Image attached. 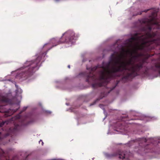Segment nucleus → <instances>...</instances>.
Wrapping results in <instances>:
<instances>
[{
	"label": "nucleus",
	"mask_w": 160,
	"mask_h": 160,
	"mask_svg": "<svg viewBox=\"0 0 160 160\" xmlns=\"http://www.w3.org/2000/svg\"><path fill=\"white\" fill-rule=\"evenodd\" d=\"M6 160H21L17 156H13L11 159H7Z\"/></svg>",
	"instance_id": "obj_13"
},
{
	"label": "nucleus",
	"mask_w": 160,
	"mask_h": 160,
	"mask_svg": "<svg viewBox=\"0 0 160 160\" xmlns=\"http://www.w3.org/2000/svg\"><path fill=\"white\" fill-rule=\"evenodd\" d=\"M11 100L5 97H2L0 98V103H7L10 104L11 103ZM18 107L15 109H9V110H6L5 108V105H0V112H5L6 113V115L8 116H10L16 112L19 108V104H17Z\"/></svg>",
	"instance_id": "obj_5"
},
{
	"label": "nucleus",
	"mask_w": 160,
	"mask_h": 160,
	"mask_svg": "<svg viewBox=\"0 0 160 160\" xmlns=\"http://www.w3.org/2000/svg\"><path fill=\"white\" fill-rule=\"evenodd\" d=\"M78 37V35H75L74 32L72 30H69L62 34V37L60 39L58 38H53L51 39L50 43H46L44 46L52 44V46L48 49L47 51L42 54V56L44 57L47 54V52L52 47L55 46L58 44L62 42H66L69 44H72L75 42V40Z\"/></svg>",
	"instance_id": "obj_4"
},
{
	"label": "nucleus",
	"mask_w": 160,
	"mask_h": 160,
	"mask_svg": "<svg viewBox=\"0 0 160 160\" xmlns=\"http://www.w3.org/2000/svg\"><path fill=\"white\" fill-rule=\"evenodd\" d=\"M131 142H134V141H131Z\"/></svg>",
	"instance_id": "obj_24"
},
{
	"label": "nucleus",
	"mask_w": 160,
	"mask_h": 160,
	"mask_svg": "<svg viewBox=\"0 0 160 160\" xmlns=\"http://www.w3.org/2000/svg\"><path fill=\"white\" fill-rule=\"evenodd\" d=\"M27 108V107H23L22 111L20 112V113L18 114L17 116L15 117V119H17L20 118L21 116L20 115V114H21L22 112L25 111Z\"/></svg>",
	"instance_id": "obj_11"
},
{
	"label": "nucleus",
	"mask_w": 160,
	"mask_h": 160,
	"mask_svg": "<svg viewBox=\"0 0 160 160\" xmlns=\"http://www.w3.org/2000/svg\"><path fill=\"white\" fill-rule=\"evenodd\" d=\"M130 152L127 151L123 152L118 151V152L114 153L113 154H109L108 153L105 154L106 157L108 158H111L113 157L118 156V158L122 160H125L128 159L130 154Z\"/></svg>",
	"instance_id": "obj_6"
},
{
	"label": "nucleus",
	"mask_w": 160,
	"mask_h": 160,
	"mask_svg": "<svg viewBox=\"0 0 160 160\" xmlns=\"http://www.w3.org/2000/svg\"><path fill=\"white\" fill-rule=\"evenodd\" d=\"M21 128V126L19 124H15L14 127L13 129V132H16L19 131Z\"/></svg>",
	"instance_id": "obj_10"
},
{
	"label": "nucleus",
	"mask_w": 160,
	"mask_h": 160,
	"mask_svg": "<svg viewBox=\"0 0 160 160\" xmlns=\"http://www.w3.org/2000/svg\"><path fill=\"white\" fill-rule=\"evenodd\" d=\"M41 58V56H38L34 60L27 61L23 66L20 68L19 72L16 75V78L24 80L29 77L40 66Z\"/></svg>",
	"instance_id": "obj_2"
},
{
	"label": "nucleus",
	"mask_w": 160,
	"mask_h": 160,
	"mask_svg": "<svg viewBox=\"0 0 160 160\" xmlns=\"http://www.w3.org/2000/svg\"><path fill=\"white\" fill-rule=\"evenodd\" d=\"M150 12L151 14L149 18H143L141 21L145 25L141 33H137L126 41L127 46L132 50H126L122 47L120 54L114 51L111 55L108 62H103L100 66L87 68L88 72H81L78 77L86 78V81L89 84L92 83V87L95 89L105 87L111 79L117 77L121 76L122 79L127 80L141 73H145L148 69L144 65L146 62L145 60L135 64L142 55L138 53V50L147 52L154 48L153 44L160 45V36L157 31H152L153 28H160V20L157 18L158 10L154 8Z\"/></svg>",
	"instance_id": "obj_1"
},
{
	"label": "nucleus",
	"mask_w": 160,
	"mask_h": 160,
	"mask_svg": "<svg viewBox=\"0 0 160 160\" xmlns=\"http://www.w3.org/2000/svg\"><path fill=\"white\" fill-rule=\"evenodd\" d=\"M94 159V158H92V159Z\"/></svg>",
	"instance_id": "obj_26"
},
{
	"label": "nucleus",
	"mask_w": 160,
	"mask_h": 160,
	"mask_svg": "<svg viewBox=\"0 0 160 160\" xmlns=\"http://www.w3.org/2000/svg\"><path fill=\"white\" fill-rule=\"evenodd\" d=\"M28 156H27L25 158V160H26L27 159V157H28Z\"/></svg>",
	"instance_id": "obj_20"
},
{
	"label": "nucleus",
	"mask_w": 160,
	"mask_h": 160,
	"mask_svg": "<svg viewBox=\"0 0 160 160\" xmlns=\"http://www.w3.org/2000/svg\"><path fill=\"white\" fill-rule=\"evenodd\" d=\"M68 68H70V65H68Z\"/></svg>",
	"instance_id": "obj_19"
},
{
	"label": "nucleus",
	"mask_w": 160,
	"mask_h": 160,
	"mask_svg": "<svg viewBox=\"0 0 160 160\" xmlns=\"http://www.w3.org/2000/svg\"><path fill=\"white\" fill-rule=\"evenodd\" d=\"M136 141L139 144L138 147H135L134 151L138 154L152 152L154 151L150 148L152 146L156 148H160V138H151L150 140L144 138H138Z\"/></svg>",
	"instance_id": "obj_3"
},
{
	"label": "nucleus",
	"mask_w": 160,
	"mask_h": 160,
	"mask_svg": "<svg viewBox=\"0 0 160 160\" xmlns=\"http://www.w3.org/2000/svg\"><path fill=\"white\" fill-rule=\"evenodd\" d=\"M142 14V12H140V13H138L136 14H133V16H136L138 15H141Z\"/></svg>",
	"instance_id": "obj_15"
},
{
	"label": "nucleus",
	"mask_w": 160,
	"mask_h": 160,
	"mask_svg": "<svg viewBox=\"0 0 160 160\" xmlns=\"http://www.w3.org/2000/svg\"><path fill=\"white\" fill-rule=\"evenodd\" d=\"M99 106L101 108H102V107H103V105L102 104H100L99 105Z\"/></svg>",
	"instance_id": "obj_18"
},
{
	"label": "nucleus",
	"mask_w": 160,
	"mask_h": 160,
	"mask_svg": "<svg viewBox=\"0 0 160 160\" xmlns=\"http://www.w3.org/2000/svg\"><path fill=\"white\" fill-rule=\"evenodd\" d=\"M55 0L56 1H58L59 0Z\"/></svg>",
	"instance_id": "obj_22"
},
{
	"label": "nucleus",
	"mask_w": 160,
	"mask_h": 160,
	"mask_svg": "<svg viewBox=\"0 0 160 160\" xmlns=\"http://www.w3.org/2000/svg\"><path fill=\"white\" fill-rule=\"evenodd\" d=\"M119 82H117V83H116V85L113 87L112 88H111L110 89V91H108V92H104L103 93H101V96H100V97L99 98H97L93 103H91L90 104V106H92L93 105H94L97 102H98L99 101L100 99L104 97L107 94H108L109 93H110V91H111L112 90L114 89L116 87V86H117Z\"/></svg>",
	"instance_id": "obj_7"
},
{
	"label": "nucleus",
	"mask_w": 160,
	"mask_h": 160,
	"mask_svg": "<svg viewBox=\"0 0 160 160\" xmlns=\"http://www.w3.org/2000/svg\"><path fill=\"white\" fill-rule=\"evenodd\" d=\"M22 155H23V154L22 153V154H21V155L22 156Z\"/></svg>",
	"instance_id": "obj_25"
},
{
	"label": "nucleus",
	"mask_w": 160,
	"mask_h": 160,
	"mask_svg": "<svg viewBox=\"0 0 160 160\" xmlns=\"http://www.w3.org/2000/svg\"><path fill=\"white\" fill-rule=\"evenodd\" d=\"M149 9H147L146 10H145L144 11H142V12H147L148 11Z\"/></svg>",
	"instance_id": "obj_17"
},
{
	"label": "nucleus",
	"mask_w": 160,
	"mask_h": 160,
	"mask_svg": "<svg viewBox=\"0 0 160 160\" xmlns=\"http://www.w3.org/2000/svg\"><path fill=\"white\" fill-rule=\"evenodd\" d=\"M66 104L67 105H68L69 104L68 103H66Z\"/></svg>",
	"instance_id": "obj_21"
},
{
	"label": "nucleus",
	"mask_w": 160,
	"mask_h": 160,
	"mask_svg": "<svg viewBox=\"0 0 160 160\" xmlns=\"http://www.w3.org/2000/svg\"><path fill=\"white\" fill-rule=\"evenodd\" d=\"M118 124L119 126L117 128V129L115 130L118 132V133L125 134L126 132L127 133V130L125 127L121 123L119 122Z\"/></svg>",
	"instance_id": "obj_8"
},
{
	"label": "nucleus",
	"mask_w": 160,
	"mask_h": 160,
	"mask_svg": "<svg viewBox=\"0 0 160 160\" xmlns=\"http://www.w3.org/2000/svg\"><path fill=\"white\" fill-rule=\"evenodd\" d=\"M152 68L153 70L158 72L160 74V61L157 62Z\"/></svg>",
	"instance_id": "obj_9"
},
{
	"label": "nucleus",
	"mask_w": 160,
	"mask_h": 160,
	"mask_svg": "<svg viewBox=\"0 0 160 160\" xmlns=\"http://www.w3.org/2000/svg\"><path fill=\"white\" fill-rule=\"evenodd\" d=\"M40 142H42V145H43L44 143H43V142H42V140H40V141H39V143H40Z\"/></svg>",
	"instance_id": "obj_16"
},
{
	"label": "nucleus",
	"mask_w": 160,
	"mask_h": 160,
	"mask_svg": "<svg viewBox=\"0 0 160 160\" xmlns=\"http://www.w3.org/2000/svg\"><path fill=\"white\" fill-rule=\"evenodd\" d=\"M106 118V117H105L104 118H103V120L105 119V118Z\"/></svg>",
	"instance_id": "obj_23"
},
{
	"label": "nucleus",
	"mask_w": 160,
	"mask_h": 160,
	"mask_svg": "<svg viewBox=\"0 0 160 160\" xmlns=\"http://www.w3.org/2000/svg\"><path fill=\"white\" fill-rule=\"evenodd\" d=\"M15 86L16 88V94L18 95L21 94L22 92V90L20 88H19L18 86L16 84H15Z\"/></svg>",
	"instance_id": "obj_12"
},
{
	"label": "nucleus",
	"mask_w": 160,
	"mask_h": 160,
	"mask_svg": "<svg viewBox=\"0 0 160 160\" xmlns=\"http://www.w3.org/2000/svg\"><path fill=\"white\" fill-rule=\"evenodd\" d=\"M44 112L47 114H50L51 113V112L48 110H45Z\"/></svg>",
	"instance_id": "obj_14"
}]
</instances>
